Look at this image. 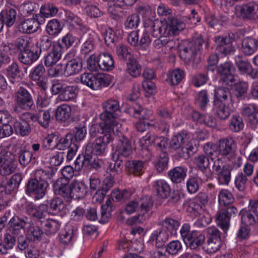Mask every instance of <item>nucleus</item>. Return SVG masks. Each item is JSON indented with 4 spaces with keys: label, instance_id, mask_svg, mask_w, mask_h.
Instances as JSON below:
<instances>
[{
    "label": "nucleus",
    "instance_id": "c756f323",
    "mask_svg": "<svg viewBox=\"0 0 258 258\" xmlns=\"http://www.w3.org/2000/svg\"><path fill=\"white\" fill-rule=\"evenodd\" d=\"M169 36H162L153 42L154 47L157 49H161L163 52H169L174 47V42L168 37Z\"/></svg>",
    "mask_w": 258,
    "mask_h": 258
},
{
    "label": "nucleus",
    "instance_id": "f257e3e1",
    "mask_svg": "<svg viewBox=\"0 0 258 258\" xmlns=\"http://www.w3.org/2000/svg\"><path fill=\"white\" fill-rule=\"evenodd\" d=\"M236 148V146L234 139L227 137L218 141L217 152L219 156L225 162L234 163L237 160L238 166L239 167L241 164V158L237 155Z\"/></svg>",
    "mask_w": 258,
    "mask_h": 258
},
{
    "label": "nucleus",
    "instance_id": "f03ea898",
    "mask_svg": "<svg viewBox=\"0 0 258 258\" xmlns=\"http://www.w3.org/2000/svg\"><path fill=\"white\" fill-rule=\"evenodd\" d=\"M104 111L100 114L101 120H104V124L110 123L115 127L116 131H121V123L116 112L119 111L118 102L114 99H109L103 103Z\"/></svg>",
    "mask_w": 258,
    "mask_h": 258
},
{
    "label": "nucleus",
    "instance_id": "aec40b11",
    "mask_svg": "<svg viewBox=\"0 0 258 258\" xmlns=\"http://www.w3.org/2000/svg\"><path fill=\"white\" fill-rule=\"evenodd\" d=\"M217 70L220 76V80L226 84L234 81V68L231 62H225L221 64L217 67Z\"/></svg>",
    "mask_w": 258,
    "mask_h": 258
},
{
    "label": "nucleus",
    "instance_id": "3c124183",
    "mask_svg": "<svg viewBox=\"0 0 258 258\" xmlns=\"http://www.w3.org/2000/svg\"><path fill=\"white\" fill-rule=\"evenodd\" d=\"M151 239L155 241L157 246H162L168 239V234L163 229H158L154 231L151 235Z\"/></svg>",
    "mask_w": 258,
    "mask_h": 258
},
{
    "label": "nucleus",
    "instance_id": "a878e982",
    "mask_svg": "<svg viewBox=\"0 0 258 258\" xmlns=\"http://www.w3.org/2000/svg\"><path fill=\"white\" fill-rule=\"evenodd\" d=\"M198 51L194 48L192 42H188L186 46L180 50V57L186 62H196Z\"/></svg>",
    "mask_w": 258,
    "mask_h": 258
},
{
    "label": "nucleus",
    "instance_id": "6ab92c4d",
    "mask_svg": "<svg viewBox=\"0 0 258 258\" xmlns=\"http://www.w3.org/2000/svg\"><path fill=\"white\" fill-rule=\"evenodd\" d=\"M9 229L13 234L18 235L21 230H26L31 226V219L25 217L20 218L18 217H13L9 222Z\"/></svg>",
    "mask_w": 258,
    "mask_h": 258
},
{
    "label": "nucleus",
    "instance_id": "864d4df0",
    "mask_svg": "<svg viewBox=\"0 0 258 258\" xmlns=\"http://www.w3.org/2000/svg\"><path fill=\"white\" fill-rule=\"evenodd\" d=\"M40 12L44 17L48 18L54 16L58 12V9L53 4L48 3L41 6Z\"/></svg>",
    "mask_w": 258,
    "mask_h": 258
},
{
    "label": "nucleus",
    "instance_id": "6e6552de",
    "mask_svg": "<svg viewBox=\"0 0 258 258\" xmlns=\"http://www.w3.org/2000/svg\"><path fill=\"white\" fill-rule=\"evenodd\" d=\"M127 111L135 117L141 119L136 124L137 130L141 132L146 131L149 124L146 120L149 117V116H147V114H151V111L143 108L140 105H136L134 106L130 107L127 109Z\"/></svg>",
    "mask_w": 258,
    "mask_h": 258
},
{
    "label": "nucleus",
    "instance_id": "20e7f679",
    "mask_svg": "<svg viewBox=\"0 0 258 258\" xmlns=\"http://www.w3.org/2000/svg\"><path fill=\"white\" fill-rule=\"evenodd\" d=\"M81 82L92 90H96L109 86L111 77L105 74L84 73L81 77Z\"/></svg>",
    "mask_w": 258,
    "mask_h": 258
},
{
    "label": "nucleus",
    "instance_id": "603ef678",
    "mask_svg": "<svg viewBox=\"0 0 258 258\" xmlns=\"http://www.w3.org/2000/svg\"><path fill=\"white\" fill-rule=\"evenodd\" d=\"M26 230L27 232V236L28 239L31 241H39L43 235V232L41 228L38 226H34L31 221V226Z\"/></svg>",
    "mask_w": 258,
    "mask_h": 258
},
{
    "label": "nucleus",
    "instance_id": "79ce46f5",
    "mask_svg": "<svg viewBox=\"0 0 258 258\" xmlns=\"http://www.w3.org/2000/svg\"><path fill=\"white\" fill-rule=\"evenodd\" d=\"M257 46L255 39L249 37L245 38L242 42V52L246 55H250L254 52Z\"/></svg>",
    "mask_w": 258,
    "mask_h": 258
},
{
    "label": "nucleus",
    "instance_id": "7ed1b4c3",
    "mask_svg": "<svg viewBox=\"0 0 258 258\" xmlns=\"http://www.w3.org/2000/svg\"><path fill=\"white\" fill-rule=\"evenodd\" d=\"M167 144V141L165 138L158 137L154 134H148L140 140V154L146 160H150L152 155L149 148L150 146H155L160 149H163L165 148Z\"/></svg>",
    "mask_w": 258,
    "mask_h": 258
},
{
    "label": "nucleus",
    "instance_id": "f3484780",
    "mask_svg": "<svg viewBox=\"0 0 258 258\" xmlns=\"http://www.w3.org/2000/svg\"><path fill=\"white\" fill-rule=\"evenodd\" d=\"M62 46L58 41H54L52 47L44 57V64L46 67L55 64L61 58L62 53Z\"/></svg>",
    "mask_w": 258,
    "mask_h": 258
},
{
    "label": "nucleus",
    "instance_id": "774afa93",
    "mask_svg": "<svg viewBox=\"0 0 258 258\" xmlns=\"http://www.w3.org/2000/svg\"><path fill=\"white\" fill-rule=\"evenodd\" d=\"M179 149L178 154L184 159L189 158L194 153V147L190 143H188L182 146Z\"/></svg>",
    "mask_w": 258,
    "mask_h": 258
},
{
    "label": "nucleus",
    "instance_id": "de8ad7c7",
    "mask_svg": "<svg viewBox=\"0 0 258 258\" xmlns=\"http://www.w3.org/2000/svg\"><path fill=\"white\" fill-rule=\"evenodd\" d=\"M235 63L238 72L241 75H245L251 69L250 63L240 55L235 57Z\"/></svg>",
    "mask_w": 258,
    "mask_h": 258
},
{
    "label": "nucleus",
    "instance_id": "dca6fc26",
    "mask_svg": "<svg viewBox=\"0 0 258 258\" xmlns=\"http://www.w3.org/2000/svg\"><path fill=\"white\" fill-rule=\"evenodd\" d=\"M65 178H58L53 184L55 194L59 195L67 200L72 199V183Z\"/></svg>",
    "mask_w": 258,
    "mask_h": 258
},
{
    "label": "nucleus",
    "instance_id": "f8f14e48",
    "mask_svg": "<svg viewBox=\"0 0 258 258\" xmlns=\"http://www.w3.org/2000/svg\"><path fill=\"white\" fill-rule=\"evenodd\" d=\"M45 22V19L41 16L36 15L35 17L32 19H26L21 21L18 25V29L20 32L30 34L36 32L40 26Z\"/></svg>",
    "mask_w": 258,
    "mask_h": 258
},
{
    "label": "nucleus",
    "instance_id": "9b49d317",
    "mask_svg": "<svg viewBox=\"0 0 258 258\" xmlns=\"http://www.w3.org/2000/svg\"><path fill=\"white\" fill-rule=\"evenodd\" d=\"M189 18L185 16L169 17L165 20L170 36L179 34L185 27V23Z\"/></svg>",
    "mask_w": 258,
    "mask_h": 258
},
{
    "label": "nucleus",
    "instance_id": "5701e85b",
    "mask_svg": "<svg viewBox=\"0 0 258 258\" xmlns=\"http://www.w3.org/2000/svg\"><path fill=\"white\" fill-rule=\"evenodd\" d=\"M167 28L165 21L155 20L151 22L150 26L147 27V29L151 32L153 37H158L163 35L170 36Z\"/></svg>",
    "mask_w": 258,
    "mask_h": 258
},
{
    "label": "nucleus",
    "instance_id": "052dcab7",
    "mask_svg": "<svg viewBox=\"0 0 258 258\" xmlns=\"http://www.w3.org/2000/svg\"><path fill=\"white\" fill-rule=\"evenodd\" d=\"M127 72L133 77H137L140 75L141 67L135 59H130L127 63Z\"/></svg>",
    "mask_w": 258,
    "mask_h": 258
},
{
    "label": "nucleus",
    "instance_id": "72a5a7b5",
    "mask_svg": "<svg viewBox=\"0 0 258 258\" xmlns=\"http://www.w3.org/2000/svg\"><path fill=\"white\" fill-rule=\"evenodd\" d=\"M184 77V72L180 69L169 71L167 73L166 81L169 85L175 86L178 85Z\"/></svg>",
    "mask_w": 258,
    "mask_h": 258
},
{
    "label": "nucleus",
    "instance_id": "9d476101",
    "mask_svg": "<svg viewBox=\"0 0 258 258\" xmlns=\"http://www.w3.org/2000/svg\"><path fill=\"white\" fill-rule=\"evenodd\" d=\"M258 202H250L247 209H242L239 214L242 224L247 226L254 224L258 221Z\"/></svg>",
    "mask_w": 258,
    "mask_h": 258
},
{
    "label": "nucleus",
    "instance_id": "4c0bfd02",
    "mask_svg": "<svg viewBox=\"0 0 258 258\" xmlns=\"http://www.w3.org/2000/svg\"><path fill=\"white\" fill-rule=\"evenodd\" d=\"M0 15L4 24L8 27L14 24L17 17L16 10L14 9L4 10L1 12Z\"/></svg>",
    "mask_w": 258,
    "mask_h": 258
},
{
    "label": "nucleus",
    "instance_id": "0e129e2a",
    "mask_svg": "<svg viewBox=\"0 0 258 258\" xmlns=\"http://www.w3.org/2000/svg\"><path fill=\"white\" fill-rule=\"evenodd\" d=\"M221 244V241L207 240L203 249L207 253H214L220 249Z\"/></svg>",
    "mask_w": 258,
    "mask_h": 258
},
{
    "label": "nucleus",
    "instance_id": "1a4fd4ad",
    "mask_svg": "<svg viewBox=\"0 0 258 258\" xmlns=\"http://www.w3.org/2000/svg\"><path fill=\"white\" fill-rule=\"evenodd\" d=\"M138 202L139 203V212L140 214L138 216L133 217L128 220L129 224H132L137 221L142 222L149 217V213L153 206V201L152 198L149 196H145L138 200Z\"/></svg>",
    "mask_w": 258,
    "mask_h": 258
},
{
    "label": "nucleus",
    "instance_id": "c03bdc74",
    "mask_svg": "<svg viewBox=\"0 0 258 258\" xmlns=\"http://www.w3.org/2000/svg\"><path fill=\"white\" fill-rule=\"evenodd\" d=\"M200 179L202 182H206L208 180V177L206 176L202 177L190 176L186 182V187L187 191L190 194H194L198 191L199 189V184L198 179Z\"/></svg>",
    "mask_w": 258,
    "mask_h": 258
},
{
    "label": "nucleus",
    "instance_id": "f704fd0d",
    "mask_svg": "<svg viewBox=\"0 0 258 258\" xmlns=\"http://www.w3.org/2000/svg\"><path fill=\"white\" fill-rule=\"evenodd\" d=\"M87 192V186L84 183L77 181L72 182V199L82 198Z\"/></svg>",
    "mask_w": 258,
    "mask_h": 258
},
{
    "label": "nucleus",
    "instance_id": "393cba45",
    "mask_svg": "<svg viewBox=\"0 0 258 258\" xmlns=\"http://www.w3.org/2000/svg\"><path fill=\"white\" fill-rule=\"evenodd\" d=\"M189 134L185 131H182L173 136L170 142V147L175 150L179 149L182 146L190 143Z\"/></svg>",
    "mask_w": 258,
    "mask_h": 258
},
{
    "label": "nucleus",
    "instance_id": "49530a36",
    "mask_svg": "<svg viewBox=\"0 0 258 258\" xmlns=\"http://www.w3.org/2000/svg\"><path fill=\"white\" fill-rule=\"evenodd\" d=\"M230 103H214L216 115L221 119H226L230 115L231 113V109L229 107Z\"/></svg>",
    "mask_w": 258,
    "mask_h": 258
},
{
    "label": "nucleus",
    "instance_id": "4d7b16f0",
    "mask_svg": "<svg viewBox=\"0 0 258 258\" xmlns=\"http://www.w3.org/2000/svg\"><path fill=\"white\" fill-rule=\"evenodd\" d=\"M217 221L218 225L226 232L229 227L230 219L224 210L218 214Z\"/></svg>",
    "mask_w": 258,
    "mask_h": 258
},
{
    "label": "nucleus",
    "instance_id": "bf43d9fd",
    "mask_svg": "<svg viewBox=\"0 0 258 258\" xmlns=\"http://www.w3.org/2000/svg\"><path fill=\"white\" fill-rule=\"evenodd\" d=\"M137 13L142 15L143 17L150 19L154 17V13L153 12L151 7L147 4H141L138 5L136 7Z\"/></svg>",
    "mask_w": 258,
    "mask_h": 258
},
{
    "label": "nucleus",
    "instance_id": "a19ab883",
    "mask_svg": "<svg viewBox=\"0 0 258 258\" xmlns=\"http://www.w3.org/2000/svg\"><path fill=\"white\" fill-rule=\"evenodd\" d=\"M13 125L16 132L22 137L28 136L31 132L30 125L26 120L18 121L16 119L14 120Z\"/></svg>",
    "mask_w": 258,
    "mask_h": 258
},
{
    "label": "nucleus",
    "instance_id": "ea45409f",
    "mask_svg": "<svg viewBox=\"0 0 258 258\" xmlns=\"http://www.w3.org/2000/svg\"><path fill=\"white\" fill-rule=\"evenodd\" d=\"M46 204L47 206L48 213L53 215L62 211L65 206L62 200L58 198L47 201Z\"/></svg>",
    "mask_w": 258,
    "mask_h": 258
},
{
    "label": "nucleus",
    "instance_id": "423d86ee",
    "mask_svg": "<svg viewBox=\"0 0 258 258\" xmlns=\"http://www.w3.org/2000/svg\"><path fill=\"white\" fill-rule=\"evenodd\" d=\"M16 166L12 154L7 149L0 147V174L3 176L11 174L14 172Z\"/></svg>",
    "mask_w": 258,
    "mask_h": 258
},
{
    "label": "nucleus",
    "instance_id": "ddd939ff",
    "mask_svg": "<svg viewBox=\"0 0 258 258\" xmlns=\"http://www.w3.org/2000/svg\"><path fill=\"white\" fill-rule=\"evenodd\" d=\"M236 15L243 19H255L258 18V4L250 2L236 8Z\"/></svg>",
    "mask_w": 258,
    "mask_h": 258
},
{
    "label": "nucleus",
    "instance_id": "0eeeda50",
    "mask_svg": "<svg viewBox=\"0 0 258 258\" xmlns=\"http://www.w3.org/2000/svg\"><path fill=\"white\" fill-rule=\"evenodd\" d=\"M16 108L29 110L34 105L33 98L29 92L23 87H20L15 94Z\"/></svg>",
    "mask_w": 258,
    "mask_h": 258
},
{
    "label": "nucleus",
    "instance_id": "2eb2a0df",
    "mask_svg": "<svg viewBox=\"0 0 258 258\" xmlns=\"http://www.w3.org/2000/svg\"><path fill=\"white\" fill-rule=\"evenodd\" d=\"M47 186L43 182L41 183L32 178L27 183L26 191L30 195L34 196L36 199L39 200L45 195Z\"/></svg>",
    "mask_w": 258,
    "mask_h": 258
},
{
    "label": "nucleus",
    "instance_id": "6e6d98bb",
    "mask_svg": "<svg viewBox=\"0 0 258 258\" xmlns=\"http://www.w3.org/2000/svg\"><path fill=\"white\" fill-rule=\"evenodd\" d=\"M58 222L53 219H46L43 222V227L46 234H54L59 228Z\"/></svg>",
    "mask_w": 258,
    "mask_h": 258
},
{
    "label": "nucleus",
    "instance_id": "5fc2aeb1",
    "mask_svg": "<svg viewBox=\"0 0 258 258\" xmlns=\"http://www.w3.org/2000/svg\"><path fill=\"white\" fill-rule=\"evenodd\" d=\"M32 40L26 36H22L16 39L15 46L20 52H22L32 47Z\"/></svg>",
    "mask_w": 258,
    "mask_h": 258
},
{
    "label": "nucleus",
    "instance_id": "4468645a",
    "mask_svg": "<svg viewBox=\"0 0 258 258\" xmlns=\"http://www.w3.org/2000/svg\"><path fill=\"white\" fill-rule=\"evenodd\" d=\"M220 159L214 161L213 171L217 175V180L220 184L228 185L231 180V171L227 166H222L219 164Z\"/></svg>",
    "mask_w": 258,
    "mask_h": 258
},
{
    "label": "nucleus",
    "instance_id": "7c9ffc66",
    "mask_svg": "<svg viewBox=\"0 0 258 258\" xmlns=\"http://www.w3.org/2000/svg\"><path fill=\"white\" fill-rule=\"evenodd\" d=\"M105 121L101 120L99 124H93L89 130V133L92 136H95L97 133H100L105 135V133H110L115 131V127L112 124L108 123L104 124Z\"/></svg>",
    "mask_w": 258,
    "mask_h": 258
},
{
    "label": "nucleus",
    "instance_id": "2f4dec72",
    "mask_svg": "<svg viewBox=\"0 0 258 258\" xmlns=\"http://www.w3.org/2000/svg\"><path fill=\"white\" fill-rule=\"evenodd\" d=\"M62 20L67 25L74 27L83 25L82 19L68 9L63 10Z\"/></svg>",
    "mask_w": 258,
    "mask_h": 258
},
{
    "label": "nucleus",
    "instance_id": "37998d69",
    "mask_svg": "<svg viewBox=\"0 0 258 258\" xmlns=\"http://www.w3.org/2000/svg\"><path fill=\"white\" fill-rule=\"evenodd\" d=\"M82 69V65L78 60L74 59L69 61L66 64L63 75L70 76L78 73Z\"/></svg>",
    "mask_w": 258,
    "mask_h": 258
},
{
    "label": "nucleus",
    "instance_id": "09e8293b",
    "mask_svg": "<svg viewBox=\"0 0 258 258\" xmlns=\"http://www.w3.org/2000/svg\"><path fill=\"white\" fill-rule=\"evenodd\" d=\"M71 112V108L69 106L62 104L57 107L55 116L56 120L64 121L70 117Z\"/></svg>",
    "mask_w": 258,
    "mask_h": 258
},
{
    "label": "nucleus",
    "instance_id": "58836bf2",
    "mask_svg": "<svg viewBox=\"0 0 258 258\" xmlns=\"http://www.w3.org/2000/svg\"><path fill=\"white\" fill-rule=\"evenodd\" d=\"M186 171L185 168L176 167L168 172V176L173 182L180 183L185 178Z\"/></svg>",
    "mask_w": 258,
    "mask_h": 258
},
{
    "label": "nucleus",
    "instance_id": "680f3d73",
    "mask_svg": "<svg viewBox=\"0 0 258 258\" xmlns=\"http://www.w3.org/2000/svg\"><path fill=\"white\" fill-rule=\"evenodd\" d=\"M234 200L233 195L227 189H223L219 193L218 201L221 205L230 204L233 203Z\"/></svg>",
    "mask_w": 258,
    "mask_h": 258
},
{
    "label": "nucleus",
    "instance_id": "a18cd8bd",
    "mask_svg": "<svg viewBox=\"0 0 258 258\" xmlns=\"http://www.w3.org/2000/svg\"><path fill=\"white\" fill-rule=\"evenodd\" d=\"M7 72L9 77H10L14 82L16 80L18 81L21 79L23 74L20 69L17 63L13 62L9 66L7 69Z\"/></svg>",
    "mask_w": 258,
    "mask_h": 258
},
{
    "label": "nucleus",
    "instance_id": "e2e57ef3",
    "mask_svg": "<svg viewBox=\"0 0 258 258\" xmlns=\"http://www.w3.org/2000/svg\"><path fill=\"white\" fill-rule=\"evenodd\" d=\"M51 176V174L49 171L40 169L35 171L34 177L33 179L41 182V183L43 182L46 185L48 186V184L47 182V180L50 179Z\"/></svg>",
    "mask_w": 258,
    "mask_h": 258
},
{
    "label": "nucleus",
    "instance_id": "412c9836",
    "mask_svg": "<svg viewBox=\"0 0 258 258\" xmlns=\"http://www.w3.org/2000/svg\"><path fill=\"white\" fill-rule=\"evenodd\" d=\"M241 114L246 117L252 127H254L258 123V107L255 104L244 105L241 108Z\"/></svg>",
    "mask_w": 258,
    "mask_h": 258
},
{
    "label": "nucleus",
    "instance_id": "4be33fe9",
    "mask_svg": "<svg viewBox=\"0 0 258 258\" xmlns=\"http://www.w3.org/2000/svg\"><path fill=\"white\" fill-rule=\"evenodd\" d=\"M133 149L131 144L126 138H123L120 140L114 153L112 154V158L115 161L120 157H127L132 153Z\"/></svg>",
    "mask_w": 258,
    "mask_h": 258
},
{
    "label": "nucleus",
    "instance_id": "bb28decb",
    "mask_svg": "<svg viewBox=\"0 0 258 258\" xmlns=\"http://www.w3.org/2000/svg\"><path fill=\"white\" fill-rule=\"evenodd\" d=\"M214 103H232V96L229 90L225 87H219L215 89Z\"/></svg>",
    "mask_w": 258,
    "mask_h": 258
},
{
    "label": "nucleus",
    "instance_id": "e433bc0d",
    "mask_svg": "<svg viewBox=\"0 0 258 258\" xmlns=\"http://www.w3.org/2000/svg\"><path fill=\"white\" fill-rule=\"evenodd\" d=\"M77 95V89L75 86H66L59 94L58 98L62 101H74Z\"/></svg>",
    "mask_w": 258,
    "mask_h": 258
},
{
    "label": "nucleus",
    "instance_id": "338daca9",
    "mask_svg": "<svg viewBox=\"0 0 258 258\" xmlns=\"http://www.w3.org/2000/svg\"><path fill=\"white\" fill-rule=\"evenodd\" d=\"M37 121L43 127L47 128L50 121V114L48 110H40L37 114Z\"/></svg>",
    "mask_w": 258,
    "mask_h": 258
},
{
    "label": "nucleus",
    "instance_id": "c85d7f7f",
    "mask_svg": "<svg viewBox=\"0 0 258 258\" xmlns=\"http://www.w3.org/2000/svg\"><path fill=\"white\" fill-rule=\"evenodd\" d=\"M205 240V236L203 234L192 231L184 243L190 249H196L203 243Z\"/></svg>",
    "mask_w": 258,
    "mask_h": 258
},
{
    "label": "nucleus",
    "instance_id": "473e14b6",
    "mask_svg": "<svg viewBox=\"0 0 258 258\" xmlns=\"http://www.w3.org/2000/svg\"><path fill=\"white\" fill-rule=\"evenodd\" d=\"M27 210L30 215L38 219L44 218L47 214H49L46 204H41L39 206L29 205Z\"/></svg>",
    "mask_w": 258,
    "mask_h": 258
},
{
    "label": "nucleus",
    "instance_id": "13d9d810",
    "mask_svg": "<svg viewBox=\"0 0 258 258\" xmlns=\"http://www.w3.org/2000/svg\"><path fill=\"white\" fill-rule=\"evenodd\" d=\"M97 39V36L95 33H90L85 42L83 43L82 50L84 53L90 52L94 48L95 42Z\"/></svg>",
    "mask_w": 258,
    "mask_h": 258
},
{
    "label": "nucleus",
    "instance_id": "b1692460",
    "mask_svg": "<svg viewBox=\"0 0 258 258\" xmlns=\"http://www.w3.org/2000/svg\"><path fill=\"white\" fill-rule=\"evenodd\" d=\"M153 187L158 198L166 199L170 196L171 188L165 180L158 179L155 181Z\"/></svg>",
    "mask_w": 258,
    "mask_h": 258
},
{
    "label": "nucleus",
    "instance_id": "c9c22d12",
    "mask_svg": "<svg viewBox=\"0 0 258 258\" xmlns=\"http://www.w3.org/2000/svg\"><path fill=\"white\" fill-rule=\"evenodd\" d=\"M125 167L130 173L140 176L144 172L145 162L140 160L128 161L126 163Z\"/></svg>",
    "mask_w": 258,
    "mask_h": 258
},
{
    "label": "nucleus",
    "instance_id": "cd10ccee",
    "mask_svg": "<svg viewBox=\"0 0 258 258\" xmlns=\"http://www.w3.org/2000/svg\"><path fill=\"white\" fill-rule=\"evenodd\" d=\"M97 63L99 68L103 71L112 70L114 67L112 56L108 53H101L97 57Z\"/></svg>",
    "mask_w": 258,
    "mask_h": 258
},
{
    "label": "nucleus",
    "instance_id": "39448f33",
    "mask_svg": "<svg viewBox=\"0 0 258 258\" xmlns=\"http://www.w3.org/2000/svg\"><path fill=\"white\" fill-rule=\"evenodd\" d=\"M121 130L113 131L110 133H105L103 136H100L93 142L90 141L86 146V151L92 152L96 155L103 154L108 144L113 141L114 136H119Z\"/></svg>",
    "mask_w": 258,
    "mask_h": 258
},
{
    "label": "nucleus",
    "instance_id": "8fccbe9b",
    "mask_svg": "<svg viewBox=\"0 0 258 258\" xmlns=\"http://www.w3.org/2000/svg\"><path fill=\"white\" fill-rule=\"evenodd\" d=\"M62 27L59 22L56 19L48 21L46 27L47 33L51 36H56L60 33Z\"/></svg>",
    "mask_w": 258,
    "mask_h": 258
},
{
    "label": "nucleus",
    "instance_id": "69168bd1",
    "mask_svg": "<svg viewBox=\"0 0 258 258\" xmlns=\"http://www.w3.org/2000/svg\"><path fill=\"white\" fill-rule=\"evenodd\" d=\"M45 70L42 64H39L32 70L29 75L30 78L32 81H39L44 77Z\"/></svg>",
    "mask_w": 258,
    "mask_h": 258
},
{
    "label": "nucleus",
    "instance_id": "a211bd4d",
    "mask_svg": "<svg viewBox=\"0 0 258 258\" xmlns=\"http://www.w3.org/2000/svg\"><path fill=\"white\" fill-rule=\"evenodd\" d=\"M40 54L41 49L37 45L35 47L20 52L18 54V59L25 65H31L38 59Z\"/></svg>",
    "mask_w": 258,
    "mask_h": 258
}]
</instances>
